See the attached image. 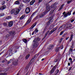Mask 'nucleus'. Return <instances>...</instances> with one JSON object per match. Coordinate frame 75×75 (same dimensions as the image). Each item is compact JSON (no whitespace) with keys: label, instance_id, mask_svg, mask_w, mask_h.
Listing matches in <instances>:
<instances>
[{"label":"nucleus","instance_id":"nucleus-24","mask_svg":"<svg viewBox=\"0 0 75 75\" xmlns=\"http://www.w3.org/2000/svg\"><path fill=\"white\" fill-rule=\"evenodd\" d=\"M13 61V59H11L10 61H9V62H8V64H10V63H11V62H12Z\"/></svg>","mask_w":75,"mask_h":75},{"label":"nucleus","instance_id":"nucleus-22","mask_svg":"<svg viewBox=\"0 0 75 75\" xmlns=\"http://www.w3.org/2000/svg\"><path fill=\"white\" fill-rule=\"evenodd\" d=\"M11 16H8L6 18V20H9V19H11Z\"/></svg>","mask_w":75,"mask_h":75},{"label":"nucleus","instance_id":"nucleus-15","mask_svg":"<svg viewBox=\"0 0 75 75\" xmlns=\"http://www.w3.org/2000/svg\"><path fill=\"white\" fill-rule=\"evenodd\" d=\"M35 1V0H32V1L30 2V5H33Z\"/></svg>","mask_w":75,"mask_h":75},{"label":"nucleus","instance_id":"nucleus-43","mask_svg":"<svg viewBox=\"0 0 75 75\" xmlns=\"http://www.w3.org/2000/svg\"><path fill=\"white\" fill-rule=\"evenodd\" d=\"M42 1V0H39L38 3H40V2H41Z\"/></svg>","mask_w":75,"mask_h":75},{"label":"nucleus","instance_id":"nucleus-53","mask_svg":"<svg viewBox=\"0 0 75 75\" xmlns=\"http://www.w3.org/2000/svg\"><path fill=\"white\" fill-rule=\"evenodd\" d=\"M71 67H70V68H69V71H71Z\"/></svg>","mask_w":75,"mask_h":75},{"label":"nucleus","instance_id":"nucleus-1","mask_svg":"<svg viewBox=\"0 0 75 75\" xmlns=\"http://www.w3.org/2000/svg\"><path fill=\"white\" fill-rule=\"evenodd\" d=\"M20 10L18 9H12L11 11V14H14L15 15H17L19 13Z\"/></svg>","mask_w":75,"mask_h":75},{"label":"nucleus","instance_id":"nucleus-6","mask_svg":"<svg viewBox=\"0 0 75 75\" xmlns=\"http://www.w3.org/2000/svg\"><path fill=\"white\" fill-rule=\"evenodd\" d=\"M55 66H54L52 69L50 71V74H52L55 71Z\"/></svg>","mask_w":75,"mask_h":75},{"label":"nucleus","instance_id":"nucleus-11","mask_svg":"<svg viewBox=\"0 0 75 75\" xmlns=\"http://www.w3.org/2000/svg\"><path fill=\"white\" fill-rule=\"evenodd\" d=\"M6 8V6L4 5L0 8V11L3 10H4Z\"/></svg>","mask_w":75,"mask_h":75},{"label":"nucleus","instance_id":"nucleus-35","mask_svg":"<svg viewBox=\"0 0 75 75\" xmlns=\"http://www.w3.org/2000/svg\"><path fill=\"white\" fill-rule=\"evenodd\" d=\"M63 29L61 27V26L59 28V31H61V30H63Z\"/></svg>","mask_w":75,"mask_h":75},{"label":"nucleus","instance_id":"nucleus-46","mask_svg":"<svg viewBox=\"0 0 75 75\" xmlns=\"http://www.w3.org/2000/svg\"><path fill=\"white\" fill-rule=\"evenodd\" d=\"M16 49H18V48H19V46H16Z\"/></svg>","mask_w":75,"mask_h":75},{"label":"nucleus","instance_id":"nucleus-61","mask_svg":"<svg viewBox=\"0 0 75 75\" xmlns=\"http://www.w3.org/2000/svg\"><path fill=\"white\" fill-rule=\"evenodd\" d=\"M34 58L33 59H32V61H32V62H33V61H34Z\"/></svg>","mask_w":75,"mask_h":75},{"label":"nucleus","instance_id":"nucleus-36","mask_svg":"<svg viewBox=\"0 0 75 75\" xmlns=\"http://www.w3.org/2000/svg\"><path fill=\"white\" fill-rule=\"evenodd\" d=\"M3 25L4 26H6V25H7V24L6 23H3Z\"/></svg>","mask_w":75,"mask_h":75},{"label":"nucleus","instance_id":"nucleus-14","mask_svg":"<svg viewBox=\"0 0 75 75\" xmlns=\"http://www.w3.org/2000/svg\"><path fill=\"white\" fill-rule=\"evenodd\" d=\"M54 46L53 45H50L49 48H48V49L49 50H51L54 48Z\"/></svg>","mask_w":75,"mask_h":75},{"label":"nucleus","instance_id":"nucleus-2","mask_svg":"<svg viewBox=\"0 0 75 75\" xmlns=\"http://www.w3.org/2000/svg\"><path fill=\"white\" fill-rule=\"evenodd\" d=\"M40 40V38H38L37 39L35 38L33 41V47H35L36 48V47H37L38 46V44L37 41H38Z\"/></svg>","mask_w":75,"mask_h":75},{"label":"nucleus","instance_id":"nucleus-48","mask_svg":"<svg viewBox=\"0 0 75 75\" xmlns=\"http://www.w3.org/2000/svg\"><path fill=\"white\" fill-rule=\"evenodd\" d=\"M1 75H6V74H5V73H1Z\"/></svg>","mask_w":75,"mask_h":75},{"label":"nucleus","instance_id":"nucleus-8","mask_svg":"<svg viewBox=\"0 0 75 75\" xmlns=\"http://www.w3.org/2000/svg\"><path fill=\"white\" fill-rule=\"evenodd\" d=\"M46 8L47 12H48V11H50V8L49 5H48L46 6Z\"/></svg>","mask_w":75,"mask_h":75},{"label":"nucleus","instance_id":"nucleus-5","mask_svg":"<svg viewBox=\"0 0 75 75\" xmlns=\"http://www.w3.org/2000/svg\"><path fill=\"white\" fill-rule=\"evenodd\" d=\"M57 28H53L51 31L49 33V34L50 35L52 34V33H53V32H54V31H55L57 30Z\"/></svg>","mask_w":75,"mask_h":75},{"label":"nucleus","instance_id":"nucleus-58","mask_svg":"<svg viewBox=\"0 0 75 75\" xmlns=\"http://www.w3.org/2000/svg\"><path fill=\"white\" fill-rule=\"evenodd\" d=\"M44 59H42L41 60V61H42Z\"/></svg>","mask_w":75,"mask_h":75},{"label":"nucleus","instance_id":"nucleus-3","mask_svg":"<svg viewBox=\"0 0 75 75\" xmlns=\"http://www.w3.org/2000/svg\"><path fill=\"white\" fill-rule=\"evenodd\" d=\"M36 13H37V11H36L35 12H34L31 16H30V18L27 21L26 23H25V25H27L28 24H30V23L31 22V19L33 17L35 14Z\"/></svg>","mask_w":75,"mask_h":75},{"label":"nucleus","instance_id":"nucleus-38","mask_svg":"<svg viewBox=\"0 0 75 75\" xmlns=\"http://www.w3.org/2000/svg\"><path fill=\"white\" fill-rule=\"evenodd\" d=\"M38 30H37V28H36L35 31V33H37V32H38Z\"/></svg>","mask_w":75,"mask_h":75},{"label":"nucleus","instance_id":"nucleus-55","mask_svg":"<svg viewBox=\"0 0 75 75\" xmlns=\"http://www.w3.org/2000/svg\"><path fill=\"white\" fill-rule=\"evenodd\" d=\"M4 61L3 60L2 61V63H4Z\"/></svg>","mask_w":75,"mask_h":75},{"label":"nucleus","instance_id":"nucleus-12","mask_svg":"<svg viewBox=\"0 0 75 75\" xmlns=\"http://www.w3.org/2000/svg\"><path fill=\"white\" fill-rule=\"evenodd\" d=\"M11 35L14 36L16 34V32L14 31H12L10 33Z\"/></svg>","mask_w":75,"mask_h":75},{"label":"nucleus","instance_id":"nucleus-47","mask_svg":"<svg viewBox=\"0 0 75 75\" xmlns=\"http://www.w3.org/2000/svg\"><path fill=\"white\" fill-rule=\"evenodd\" d=\"M69 60H70V61H72V59L70 57L69 59Z\"/></svg>","mask_w":75,"mask_h":75},{"label":"nucleus","instance_id":"nucleus-54","mask_svg":"<svg viewBox=\"0 0 75 75\" xmlns=\"http://www.w3.org/2000/svg\"><path fill=\"white\" fill-rule=\"evenodd\" d=\"M75 14V11L73 13V15H74V14Z\"/></svg>","mask_w":75,"mask_h":75},{"label":"nucleus","instance_id":"nucleus-50","mask_svg":"<svg viewBox=\"0 0 75 75\" xmlns=\"http://www.w3.org/2000/svg\"><path fill=\"white\" fill-rule=\"evenodd\" d=\"M58 60L57 59H56L54 60V61L55 62H57Z\"/></svg>","mask_w":75,"mask_h":75},{"label":"nucleus","instance_id":"nucleus-16","mask_svg":"<svg viewBox=\"0 0 75 75\" xmlns=\"http://www.w3.org/2000/svg\"><path fill=\"white\" fill-rule=\"evenodd\" d=\"M54 27V26L53 24H52L50 26L49 29V30H51V29H52Z\"/></svg>","mask_w":75,"mask_h":75},{"label":"nucleus","instance_id":"nucleus-52","mask_svg":"<svg viewBox=\"0 0 75 75\" xmlns=\"http://www.w3.org/2000/svg\"><path fill=\"white\" fill-rule=\"evenodd\" d=\"M35 33V32H33L32 33V35H34V34Z\"/></svg>","mask_w":75,"mask_h":75},{"label":"nucleus","instance_id":"nucleus-40","mask_svg":"<svg viewBox=\"0 0 75 75\" xmlns=\"http://www.w3.org/2000/svg\"><path fill=\"white\" fill-rule=\"evenodd\" d=\"M63 33H64V32L62 31L60 33V35H62V34H63Z\"/></svg>","mask_w":75,"mask_h":75},{"label":"nucleus","instance_id":"nucleus-7","mask_svg":"<svg viewBox=\"0 0 75 75\" xmlns=\"http://www.w3.org/2000/svg\"><path fill=\"white\" fill-rule=\"evenodd\" d=\"M25 11L26 14H28L30 12V9L29 8H27L26 9Z\"/></svg>","mask_w":75,"mask_h":75},{"label":"nucleus","instance_id":"nucleus-29","mask_svg":"<svg viewBox=\"0 0 75 75\" xmlns=\"http://www.w3.org/2000/svg\"><path fill=\"white\" fill-rule=\"evenodd\" d=\"M13 63V65H17L18 63L17 62H14Z\"/></svg>","mask_w":75,"mask_h":75},{"label":"nucleus","instance_id":"nucleus-56","mask_svg":"<svg viewBox=\"0 0 75 75\" xmlns=\"http://www.w3.org/2000/svg\"><path fill=\"white\" fill-rule=\"evenodd\" d=\"M68 65H69V66H70V63H68Z\"/></svg>","mask_w":75,"mask_h":75},{"label":"nucleus","instance_id":"nucleus-37","mask_svg":"<svg viewBox=\"0 0 75 75\" xmlns=\"http://www.w3.org/2000/svg\"><path fill=\"white\" fill-rule=\"evenodd\" d=\"M64 16L65 17H67L68 15H67V13H66V14H64Z\"/></svg>","mask_w":75,"mask_h":75},{"label":"nucleus","instance_id":"nucleus-62","mask_svg":"<svg viewBox=\"0 0 75 75\" xmlns=\"http://www.w3.org/2000/svg\"><path fill=\"white\" fill-rule=\"evenodd\" d=\"M70 63L72 64V61H70Z\"/></svg>","mask_w":75,"mask_h":75},{"label":"nucleus","instance_id":"nucleus-34","mask_svg":"<svg viewBox=\"0 0 75 75\" xmlns=\"http://www.w3.org/2000/svg\"><path fill=\"white\" fill-rule=\"evenodd\" d=\"M1 4L2 5H4V4H5V1H2Z\"/></svg>","mask_w":75,"mask_h":75},{"label":"nucleus","instance_id":"nucleus-32","mask_svg":"<svg viewBox=\"0 0 75 75\" xmlns=\"http://www.w3.org/2000/svg\"><path fill=\"white\" fill-rule=\"evenodd\" d=\"M72 0H71L70 1H68L67 2V4H69L71 1H72Z\"/></svg>","mask_w":75,"mask_h":75},{"label":"nucleus","instance_id":"nucleus-49","mask_svg":"<svg viewBox=\"0 0 75 75\" xmlns=\"http://www.w3.org/2000/svg\"><path fill=\"white\" fill-rule=\"evenodd\" d=\"M74 21V20L73 19L71 21V23H73Z\"/></svg>","mask_w":75,"mask_h":75},{"label":"nucleus","instance_id":"nucleus-51","mask_svg":"<svg viewBox=\"0 0 75 75\" xmlns=\"http://www.w3.org/2000/svg\"><path fill=\"white\" fill-rule=\"evenodd\" d=\"M49 32H50V30H48V31H47L46 32V33L48 34V33H49Z\"/></svg>","mask_w":75,"mask_h":75},{"label":"nucleus","instance_id":"nucleus-18","mask_svg":"<svg viewBox=\"0 0 75 75\" xmlns=\"http://www.w3.org/2000/svg\"><path fill=\"white\" fill-rule=\"evenodd\" d=\"M64 6V5L62 4L61 6L60 7L59 9L58 10L59 11H60V10H61L62 9V8H63V6Z\"/></svg>","mask_w":75,"mask_h":75},{"label":"nucleus","instance_id":"nucleus-44","mask_svg":"<svg viewBox=\"0 0 75 75\" xmlns=\"http://www.w3.org/2000/svg\"><path fill=\"white\" fill-rule=\"evenodd\" d=\"M47 35H48V34L46 33L45 35V36H44L45 38V37H47Z\"/></svg>","mask_w":75,"mask_h":75},{"label":"nucleus","instance_id":"nucleus-4","mask_svg":"<svg viewBox=\"0 0 75 75\" xmlns=\"http://www.w3.org/2000/svg\"><path fill=\"white\" fill-rule=\"evenodd\" d=\"M52 21H53V17L52 16L50 18V20L47 23V25H50V24H52Z\"/></svg>","mask_w":75,"mask_h":75},{"label":"nucleus","instance_id":"nucleus-9","mask_svg":"<svg viewBox=\"0 0 75 75\" xmlns=\"http://www.w3.org/2000/svg\"><path fill=\"white\" fill-rule=\"evenodd\" d=\"M13 25V21H11L8 23V25L9 27H11Z\"/></svg>","mask_w":75,"mask_h":75},{"label":"nucleus","instance_id":"nucleus-21","mask_svg":"<svg viewBox=\"0 0 75 75\" xmlns=\"http://www.w3.org/2000/svg\"><path fill=\"white\" fill-rule=\"evenodd\" d=\"M23 2L24 3H27V1L29 2L30 1V0H23Z\"/></svg>","mask_w":75,"mask_h":75},{"label":"nucleus","instance_id":"nucleus-26","mask_svg":"<svg viewBox=\"0 0 75 75\" xmlns=\"http://www.w3.org/2000/svg\"><path fill=\"white\" fill-rule=\"evenodd\" d=\"M61 27L63 29H64L65 27V25H64L61 26Z\"/></svg>","mask_w":75,"mask_h":75},{"label":"nucleus","instance_id":"nucleus-30","mask_svg":"<svg viewBox=\"0 0 75 75\" xmlns=\"http://www.w3.org/2000/svg\"><path fill=\"white\" fill-rule=\"evenodd\" d=\"M58 72H59V70L57 69V71L55 72V75H57L58 73Z\"/></svg>","mask_w":75,"mask_h":75},{"label":"nucleus","instance_id":"nucleus-27","mask_svg":"<svg viewBox=\"0 0 75 75\" xmlns=\"http://www.w3.org/2000/svg\"><path fill=\"white\" fill-rule=\"evenodd\" d=\"M60 49V47H57V49L56 50V52H58V51H59V50Z\"/></svg>","mask_w":75,"mask_h":75},{"label":"nucleus","instance_id":"nucleus-39","mask_svg":"<svg viewBox=\"0 0 75 75\" xmlns=\"http://www.w3.org/2000/svg\"><path fill=\"white\" fill-rule=\"evenodd\" d=\"M38 54H37L35 55V58H37L38 57Z\"/></svg>","mask_w":75,"mask_h":75},{"label":"nucleus","instance_id":"nucleus-41","mask_svg":"<svg viewBox=\"0 0 75 75\" xmlns=\"http://www.w3.org/2000/svg\"><path fill=\"white\" fill-rule=\"evenodd\" d=\"M73 50V49L71 48L70 50H69V52H72V50Z\"/></svg>","mask_w":75,"mask_h":75},{"label":"nucleus","instance_id":"nucleus-45","mask_svg":"<svg viewBox=\"0 0 75 75\" xmlns=\"http://www.w3.org/2000/svg\"><path fill=\"white\" fill-rule=\"evenodd\" d=\"M61 49L62 50L63 49V45H62V46L60 47Z\"/></svg>","mask_w":75,"mask_h":75},{"label":"nucleus","instance_id":"nucleus-57","mask_svg":"<svg viewBox=\"0 0 75 75\" xmlns=\"http://www.w3.org/2000/svg\"><path fill=\"white\" fill-rule=\"evenodd\" d=\"M68 38H69V37L66 38V40H68Z\"/></svg>","mask_w":75,"mask_h":75},{"label":"nucleus","instance_id":"nucleus-31","mask_svg":"<svg viewBox=\"0 0 75 75\" xmlns=\"http://www.w3.org/2000/svg\"><path fill=\"white\" fill-rule=\"evenodd\" d=\"M67 14L68 16H69L70 15H71V13L70 12H68L67 13Z\"/></svg>","mask_w":75,"mask_h":75},{"label":"nucleus","instance_id":"nucleus-63","mask_svg":"<svg viewBox=\"0 0 75 75\" xmlns=\"http://www.w3.org/2000/svg\"><path fill=\"white\" fill-rule=\"evenodd\" d=\"M38 16L36 17V18H38Z\"/></svg>","mask_w":75,"mask_h":75},{"label":"nucleus","instance_id":"nucleus-10","mask_svg":"<svg viewBox=\"0 0 75 75\" xmlns=\"http://www.w3.org/2000/svg\"><path fill=\"white\" fill-rule=\"evenodd\" d=\"M45 12H44L42 13L41 15H40V18H42L44 16L45 14Z\"/></svg>","mask_w":75,"mask_h":75},{"label":"nucleus","instance_id":"nucleus-59","mask_svg":"<svg viewBox=\"0 0 75 75\" xmlns=\"http://www.w3.org/2000/svg\"><path fill=\"white\" fill-rule=\"evenodd\" d=\"M65 12H64L63 13V15H64V14H65Z\"/></svg>","mask_w":75,"mask_h":75},{"label":"nucleus","instance_id":"nucleus-20","mask_svg":"<svg viewBox=\"0 0 75 75\" xmlns=\"http://www.w3.org/2000/svg\"><path fill=\"white\" fill-rule=\"evenodd\" d=\"M25 17V16L24 15H23L20 18V20H22Z\"/></svg>","mask_w":75,"mask_h":75},{"label":"nucleus","instance_id":"nucleus-25","mask_svg":"<svg viewBox=\"0 0 75 75\" xmlns=\"http://www.w3.org/2000/svg\"><path fill=\"white\" fill-rule=\"evenodd\" d=\"M30 54H28V55H27L26 56V59H28V58H29V57H30Z\"/></svg>","mask_w":75,"mask_h":75},{"label":"nucleus","instance_id":"nucleus-23","mask_svg":"<svg viewBox=\"0 0 75 75\" xmlns=\"http://www.w3.org/2000/svg\"><path fill=\"white\" fill-rule=\"evenodd\" d=\"M16 4H20V2L18 1H17L15 2Z\"/></svg>","mask_w":75,"mask_h":75},{"label":"nucleus","instance_id":"nucleus-33","mask_svg":"<svg viewBox=\"0 0 75 75\" xmlns=\"http://www.w3.org/2000/svg\"><path fill=\"white\" fill-rule=\"evenodd\" d=\"M4 16V13H3L0 15V17H2Z\"/></svg>","mask_w":75,"mask_h":75},{"label":"nucleus","instance_id":"nucleus-28","mask_svg":"<svg viewBox=\"0 0 75 75\" xmlns=\"http://www.w3.org/2000/svg\"><path fill=\"white\" fill-rule=\"evenodd\" d=\"M23 41L25 43H27V39H23Z\"/></svg>","mask_w":75,"mask_h":75},{"label":"nucleus","instance_id":"nucleus-17","mask_svg":"<svg viewBox=\"0 0 75 75\" xmlns=\"http://www.w3.org/2000/svg\"><path fill=\"white\" fill-rule=\"evenodd\" d=\"M72 27V24H69L67 25V28H71Z\"/></svg>","mask_w":75,"mask_h":75},{"label":"nucleus","instance_id":"nucleus-42","mask_svg":"<svg viewBox=\"0 0 75 75\" xmlns=\"http://www.w3.org/2000/svg\"><path fill=\"white\" fill-rule=\"evenodd\" d=\"M64 39L63 38H61V39L60 40V41L59 42H61V41H62V40H63V39Z\"/></svg>","mask_w":75,"mask_h":75},{"label":"nucleus","instance_id":"nucleus-60","mask_svg":"<svg viewBox=\"0 0 75 75\" xmlns=\"http://www.w3.org/2000/svg\"><path fill=\"white\" fill-rule=\"evenodd\" d=\"M17 52V50H16L15 51V53H16V52Z\"/></svg>","mask_w":75,"mask_h":75},{"label":"nucleus","instance_id":"nucleus-64","mask_svg":"<svg viewBox=\"0 0 75 75\" xmlns=\"http://www.w3.org/2000/svg\"><path fill=\"white\" fill-rule=\"evenodd\" d=\"M19 75V74H18V73L17 74V75Z\"/></svg>","mask_w":75,"mask_h":75},{"label":"nucleus","instance_id":"nucleus-13","mask_svg":"<svg viewBox=\"0 0 75 75\" xmlns=\"http://www.w3.org/2000/svg\"><path fill=\"white\" fill-rule=\"evenodd\" d=\"M36 24L37 23H34L30 28V30H32V29H33V28L34 27H35V25H36Z\"/></svg>","mask_w":75,"mask_h":75},{"label":"nucleus","instance_id":"nucleus-19","mask_svg":"<svg viewBox=\"0 0 75 75\" xmlns=\"http://www.w3.org/2000/svg\"><path fill=\"white\" fill-rule=\"evenodd\" d=\"M72 38H73V35L71 34V36L70 39L69 40L70 42H71V41L72 40Z\"/></svg>","mask_w":75,"mask_h":75}]
</instances>
